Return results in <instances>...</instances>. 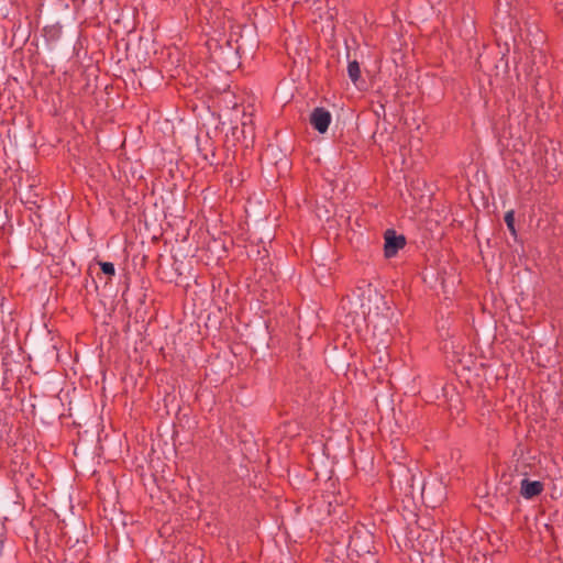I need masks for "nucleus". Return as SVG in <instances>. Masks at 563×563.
Listing matches in <instances>:
<instances>
[{"label":"nucleus","instance_id":"obj_1","mask_svg":"<svg viewBox=\"0 0 563 563\" xmlns=\"http://www.w3.org/2000/svg\"><path fill=\"white\" fill-rule=\"evenodd\" d=\"M421 489L423 494L424 487H420L418 483L415 485V475L404 462H397L389 468V490L393 492L395 503L402 504V510L413 512L416 503L415 496Z\"/></svg>","mask_w":563,"mask_h":563},{"label":"nucleus","instance_id":"obj_12","mask_svg":"<svg viewBox=\"0 0 563 563\" xmlns=\"http://www.w3.org/2000/svg\"><path fill=\"white\" fill-rule=\"evenodd\" d=\"M382 301V305L385 306V301L383 298L379 299Z\"/></svg>","mask_w":563,"mask_h":563},{"label":"nucleus","instance_id":"obj_8","mask_svg":"<svg viewBox=\"0 0 563 563\" xmlns=\"http://www.w3.org/2000/svg\"><path fill=\"white\" fill-rule=\"evenodd\" d=\"M504 220L506 222V225L509 230V232L511 233L512 236H517V230H516V227H515V211L514 210H509L505 213V217H504Z\"/></svg>","mask_w":563,"mask_h":563},{"label":"nucleus","instance_id":"obj_4","mask_svg":"<svg viewBox=\"0 0 563 563\" xmlns=\"http://www.w3.org/2000/svg\"><path fill=\"white\" fill-rule=\"evenodd\" d=\"M310 122L318 132L324 133L331 122V113L322 108H317L311 113Z\"/></svg>","mask_w":563,"mask_h":563},{"label":"nucleus","instance_id":"obj_5","mask_svg":"<svg viewBox=\"0 0 563 563\" xmlns=\"http://www.w3.org/2000/svg\"><path fill=\"white\" fill-rule=\"evenodd\" d=\"M544 490V484L541 481H529L523 478L520 484V495L526 499L538 497Z\"/></svg>","mask_w":563,"mask_h":563},{"label":"nucleus","instance_id":"obj_11","mask_svg":"<svg viewBox=\"0 0 563 563\" xmlns=\"http://www.w3.org/2000/svg\"><path fill=\"white\" fill-rule=\"evenodd\" d=\"M383 238H384V252H385V254H387V231H385L383 233Z\"/></svg>","mask_w":563,"mask_h":563},{"label":"nucleus","instance_id":"obj_2","mask_svg":"<svg viewBox=\"0 0 563 563\" xmlns=\"http://www.w3.org/2000/svg\"><path fill=\"white\" fill-rule=\"evenodd\" d=\"M372 291L369 290L367 301L368 303L372 302ZM342 310L346 312L345 318L346 319H367L373 316H379L382 309L379 306H375L373 309L371 305H365L358 296L355 297H349L342 301Z\"/></svg>","mask_w":563,"mask_h":563},{"label":"nucleus","instance_id":"obj_7","mask_svg":"<svg viewBox=\"0 0 563 563\" xmlns=\"http://www.w3.org/2000/svg\"><path fill=\"white\" fill-rule=\"evenodd\" d=\"M390 443L391 448H389V457L394 460V464H396L397 462L406 463L408 456L405 452L404 444L399 442V440L391 441Z\"/></svg>","mask_w":563,"mask_h":563},{"label":"nucleus","instance_id":"obj_10","mask_svg":"<svg viewBox=\"0 0 563 563\" xmlns=\"http://www.w3.org/2000/svg\"><path fill=\"white\" fill-rule=\"evenodd\" d=\"M100 266H101V271L104 274L110 275V276L114 275L115 269H114V265L112 263L103 262V263H100Z\"/></svg>","mask_w":563,"mask_h":563},{"label":"nucleus","instance_id":"obj_6","mask_svg":"<svg viewBox=\"0 0 563 563\" xmlns=\"http://www.w3.org/2000/svg\"><path fill=\"white\" fill-rule=\"evenodd\" d=\"M406 244L407 240L405 235L397 234L394 229H389V257L395 256Z\"/></svg>","mask_w":563,"mask_h":563},{"label":"nucleus","instance_id":"obj_9","mask_svg":"<svg viewBox=\"0 0 563 563\" xmlns=\"http://www.w3.org/2000/svg\"><path fill=\"white\" fill-rule=\"evenodd\" d=\"M347 73L353 82H356L360 77V65L357 62L353 60L349 63Z\"/></svg>","mask_w":563,"mask_h":563},{"label":"nucleus","instance_id":"obj_3","mask_svg":"<svg viewBox=\"0 0 563 563\" xmlns=\"http://www.w3.org/2000/svg\"><path fill=\"white\" fill-rule=\"evenodd\" d=\"M374 114L377 118L376 131L373 134L374 142L382 146L385 140V132L387 131L386 110L385 104L377 102L373 108Z\"/></svg>","mask_w":563,"mask_h":563}]
</instances>
